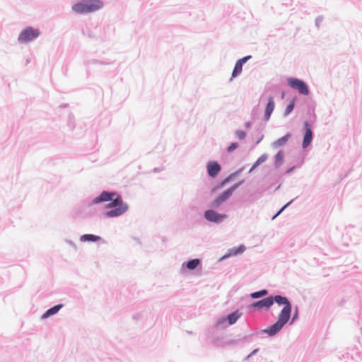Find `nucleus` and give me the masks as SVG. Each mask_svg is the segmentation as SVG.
<instances>
[{"label": "nucleus", "instance_id": "1", "mask_svg": "<svg viewBox=\"0 0 362 362\" xmlns=\"http://www.w3.org/2000/svg\"><path fill=\"white\" fill-rule=\"evenodd\" d=\"M107 202L109 203L105 204V211L102 213L103 218H117L129 210V204L123 200L119 193L114 190H103L89 202L88 205H96Z\"/></svg>", "mask_w": 362, "mask_h": 362}, {"label": "nucleus", "instance_id": "2", "mask_svg": "<svg viewBox=\"0 0 362 362\" xmlns=\"http://www.w3.org/2000/svg\"><path fill=\"white\" fill-rule=\"evenodd\" d=\"M317 115L315 112V109H313V112L310 115L309 120H305L303 123L302 127V134H303V141L301 143V146L303 150L306 149L309 146L312 145L315 133L313 131L314 123L316 122Z\"/></svg>", "mask_w": 362, "mask_h": 362}, {"label": "nucleus", "instance_id": "3", "mask_svg": "<svg viewBox=\"0 0 362 362\" xmlns=\"http://www.w3.org/2000/svg\"><path fill=\"white\" fill-rule=\"evenodd\" d=\"M104 6V1H77L71 8L72 11L80 15L95 12Z\"/></svg>", "mask_w": 362, "mask_h": 362}, {"label": "nucleus", "instance_id": "4", "mask_svg": "<svg viewBox=\"0 0 362 362\" xmlns=\"http://www.w3.org/2000/svg\"><path fill=\"white\" fill-rule=\"evenodd\" d=\"M272 306L276 303L279 306H284L281 310L279 316L291 318L293 305L289 299L280 294H271L269 295Z\"/></svg>", "mask_w": 362, "mask_h": 362}, {"label": "nucleus", "instance_id": "5", "mask_svg": "<svg viewBox=\"0 0 362 362\" xmlns=\"http://www.w3.org/2000/svg\"><path fill=\"white\" fill-rule=\"evenodd\" d=\"M290 318L279 316L277 320L269 325L267 327L262 329L259 331L261 334H266L268 337H274L276 336L283 329V327L288 323Z\"/></svg>", "mask_w": 362, "mask_h": 362}, {"label": "nucleus", "instance_id": "6", "mask_svg": "<svg viewBox=\"0 0 362 362\" xmlns=\"http://www.w3.org/2000/svg\"><path fill=\"white\" fill-rule=\"evenodd\" d=\"M240 187L239 184L237 182L230 185L229 187L220 193L211 203L210 206L212 208H219L223 203L226 202L233 195L234 192Z\"/></svg>", "mask_w": 362, "mask_h": 362}, {"label": "nucleus", "instance_id": "7", "mask_svg": "<svg viewBox=\"0 0 362 362\" xmlns=\"http://www.w3.org/2000/svg\"><path fill=\"white\" fill-rule=\"evenodd\" d=\"M240 187L239 184L237 182L230 185L229 187L220 193L211 203L210 206L212 208H219L223 203L226 202L233 195L234 192Z\"/></svg>", "mask_w": 362, "mask_h": 362}, {"label": "nucleus", "instance_id": "8", "mask_svg": "<svg viewBox=\"0 0 362 362\" xmlns=\"http://www.w3.org/2000/svg\"><path fill=\"white\" fill-rule=\"evenodd\" d=\"M39 28L33 26H27L23 28L18 35V41L20 43H28L36 40L40 35Z\"/></svg>", "mask_w": 362, "mask_h": 362}, {"label": "nucleus", "instance_id": "9", "mask_svg": "<svg viewBox=\"0 0 362 362\" xmlns=\"http://www.w3.org/2000/svg\"><path fill=\"white\" fill-rule=\"evenodd\" d=\"M288 86L298 92L300 95H308L310 93L308 84L303 79L296 77H288L287 78Z\"/></svg>", "mask_w": 362, "mask_h": 362}, {"label": "nucleus", "instance_id": "10", "mask_svg": "<svg viewBox=\"0 0 362 362\" xmlns=\"http://www.w3.org/2000/svg\"><path fill=\"white\" fill-rule=\"evenodd\" d=\"M216 209L210 206L209 209L204 211L203 217L206 221L218 225L228 218V215L226 213L218 212Z\"/></svg>", "mask_w": 362, "mask_h": 362}, {"label": "nucleus", "instance_id": "11", "mask_svg": "<svg viewBox=\"0 0 362 362\" xmlns=\"http://www.w3.org/2000/svg\"><path fill=\"white\" fill-rule=\"evenodd\" d=\"M271 308L272 304L269 295L263 298L253 301L247 305V308L249 310L257 312H261L263 310L267 312L271 309Z\"/></svg>", "mask_w": 362, "mask_h": 362}, {"label": "nucleus", "instance_id": "12", "mask_svg": "<svg viewBox=\"0 0 362 362\" xmlns=\"http://www.w3.org/2000/svg\"><path fill=\"white\" fill-rule=\"evenodd\" d=\"M206 173L209 177L215 179L221 171L222 167L217 160H209L206 165Z\"/></svg>", "mask_w": 362, "mask_h": 362}, {"label": "nucleus", "instance_id": "13", "mask_svg": "<svg viewBox=\"0 0 362 362\" xmlns=\"http://www.w3.org/2000/svg\"><path fill=\"white\" fill-rule=\"evenodd\" d=\"M196 269H202V260L199 258L189 259L182 264V270L193 271Z\"/></svg>", "mask_w": 362, "mask_h": 362}, {"label": "nucleus", "instance_id": "14", "mask_svg": "<svg viewBox=\"0 0 362 362\" xmlns=\"http://www.w3.org/2000/svg\"><path fill=\"white\" fill-rule=\"evenodd\" d=\"M275 108V102L274 97L270 95L267 98V103L264 107V112L263 119L264 122H268L270 119L271 115Z\"/></svg>", "mask_w": 362, "mask_h": 362}, {"label": "nucleus", "instance_id": "15", "mask_svg": "<svg viewBox=\"0 0 362 362\" xmlns=\"http://www.w3.org/2000/svg\"><path fill=\"white\" fill-rule=\"evenodd\" d=\"M264 190L261 189H257L255 191L252 192L247 198H241L240 202L244 205H250L257 200L259 199L263 196Z\"/></svg>", "mask_w": 362, "mask_h": 362}, {"label": "nucleus", "instance_id": "16", "mask_svg": "<svg viewBox=\"0 0 362 362\" xmlns=\"http://www.w3.org/2000/svg\"><path fill=\"white\" fill-rule=\"evenodd\" d=\"M64 306L63 303H58L48 308L40 317L42 320H46L59 313V311Z\"/></svg>", "mask_w": 362, "mask_h": 362}, {"label": "nucleus", "instance_id": "17", "mask_svg": "<svg viewBox=\"0 0 362 362\" xmlns=\"http://www.w3.org/2000/svg\"><path fill=\"white\" fill-rule=\"evenodd\" d=\"M255 334H258V332L252 333L247 335H245L241 338H239L238 339H230L227 341V344L228 345H243L246 343H250L253 340V336Z\"/></svg>", "mask_w": 362, "mask_h": 362}, {"label": "nucleus", "instance_id": "18", "mask_svg": "<svg viewBox=\"0 0 362 362\" xmlns=\"http://www.w3.org/2000/svg\"><path fill=\"white\" fill-rule=\"evenodd\" d=\"M80 241L82 243H96L98 241H102L103 244L106 243V241L103 240L101 236L92 233H86L81 235L80 236Z\"/></svg>", "mask_w": 362, "mask_h": 362}, {"label": "nucleus", "instance_id": "19", "mask_svg": "<svg viewBox=\"0 0 362 362\" xmlns=\"http://www.w3.org/2000/svg\"><path fill=\"white\" fill-rule=\"evenodd\" d=\"M293 134L291 132H288L283 136L279 138L272 144V146L273 148H278L279 147L285 146L288 141L292 137Z\"/></svg>", "mask_w": 362, "mask_h": 362}, {"label": "nucleus", "instance_id": "20", "mask_svg": "<svg viewBox=\"0 0 362 362\" xmlns=\"http://www.w3.org/2000/svg\"><path fill=\"white\" fill-rule=\"evenodd\" d=\"M243 313L240 312L239 310H235L226 315L228 324L233 325L241 317Z\"/></svg>", "mask_w": 362, "mask_h": 362}, {"label": "nucleus", "instance_id": "21", "mask_svg": "<svg viewBox=\"0 0 362 362\" xmlns=\"http://www.w3.org/2000/svg\"><path fill=\"white\" fill-rule=\"evenodd\" d=\"M285 152L284 150H279L274 156V166L276 169H278L281 166L284 162Z\"/></svg>", "mask_w": 362, "mask_h": 362}, {"label": "nucleus", "instance_id": "22", "mask_svg": "<svg viewBox=\"0 0 362 362\" xmlns=\"http://www.w3.org/2000/svg\"><path fill=\"white\" fill-rule=\"evenodd\" d=\"M268 158L267 153H263L252 164V167L250 168L248 173H252L259 165L265 162Z\"/></svg>", "mask_w": 362, "mask_h": 362}, {"label": "nucleus", "instance_id": "23", "mask_svg": "<svg viewBox=\"0 0 362 362\" xmlns=\"http://www.w3.org/2000/svg\"><path fill=\"white\" fill-rule=\"evenodd\" d=\"M297 100H298V98L296 96H295L289 100L288 103L287 104V105L285 108L284 112V117H287L293 112V110L295 108V105H296V103Z\"/></svg>", "mask_w": 362, "mask_h": 362}, {"label": "nucleus", "instance_id": "24", "mask_svg": "<svg viewBox=\"0 0 362 362\" xmlns=\"http://www.w3.org/2000/svg\"><path fill=\"white\" fill-rule=\"evenodd\" d=\"M268 293H269V291L266 288H263V289H260L257 291L252 292L250 294V297L252 299H259L262 298H263V297L264 298V297L267 296Z\"/></svg>", "mask_w": 362, "mask_h": 362}, {"label": "nucleus", "instance_id": "25", "mask_svg": "<svg viewBox=\"0 0 362 362\" xmlns=\"http://www.w3.org/2000/svg\"><path fill=\"white\" fill-rule=\"evenodd\" d=\"M243 66L240 64L239 62H238L237 61L235 62V66L231 74V76L229 80L230 81H231L233 78H237L241 74L243 71Z\"/></svg>", "mask_w": 362, "mask_h": 362}, {"label": "nucleus", "instance_id": "26", "mask_svg": "<svg viewBox=\"0 0 362 362\" xmlns=\"http://www.w3.org/2000/svg\"><path fill=\"white\" fill-rule=\"evenodd\" d=\"M246 250V247L243 244H240L238 246H235L229 249L230 254L232 255V256H238L241 254H243Z\"/></svg>", "mask_w": 362, "mask_h": 362}, {"label": "nucleus", "instance_id": "27", "mask_svg": "<svg viewBox=\"0 0 362 362\" xmlns=\"http://www.w3.org/2000/svg\"><path fill=\"white\" fill-rule=\"evenodd\" d=\"M228 326H230V325L228 324V321H227L226 315L219 317L215 322V327H216L218 329H226Z\"/></svg>", "mask_w": 362, "mask_h": 362}, {"label": "nucleus", "instance_id": "28", "mask_svg": "<svg viewBox=\"0 0 362 362\" xmlns=\"http://www.w3.org/2000/svg\"><path fill=\"white\" fill-rule=\"evenodd\" d=\"M230 183L227 177H226L224 179L216 183L211 189V193L216 192L218 190L223 188L227 184Z\"/></svg>", "mask_w": 362, "mask_h": 362}, {"label": "nucleus", "instance_id": "29", "mask_svg": "<svg viewBox=\"0 0 362 362\" xmlns=\"http://www.w3.org/2000/svg\"><path fill=\"white\" fill-rule=\"evenodd\" d=\"M298 197H295L294 199L290 200L287 203H286L284 205H283L272 217V220H274L276 218L281 214L283 213V211L287 209L296 199H297Z\"/></svg>", "mask_w": 362, "mask_h": 362}, {"label": "nucleus", "instance_id": "30", "mask_svg": "<svg viewBox=\"0 0 362 362\" xmlns=\"http://www.w3.org/2000/svg\"><path fill=\"white\" fill-rule=\"evenodd\" d=\"M98 29H99L100 30L101 28L100 27L99 28H95V29L94 30H88V33H87L88 37L91 39H95L96 40L104 41L105 37L103 36L97 35L96 31Z\"/></svg>", "mask_w": 362, "mask_h": 362}, {"label": "nucleus", "instance_id": "31", "mask_svg": "<svg viewBox=\"0 0 362 362\" xmlns=\"http://www.w3.org/2000/svg\"><path fill=\"white\" fill-rule=\"evenodd\" d=\"M245 167H241L233 173H230L226 177L228 181L230 182L234 180L235 178L238 177L244 170Z\"/></svg>", "mask_w": 362, "mask_h": 362}, {"label": "nucleus", "instance_id": "32", "mask_svg": "<svg viewBox=\"0 0 362 362\" xmlns=\"http://www.w3.org/2000/svg\"><path fill=\"white\" fill-rule=\"evenodd\" d=\"M67 126L71 131L75 128L74 116L72 113H70L68 116Z\"/></svg>", "mask_w": 362, "mask_h": 362}, {"label": "nucleus", "instance_id": "33", "mask_svg": "<svg viewBox=\"0 0 362 362\" xmlns=\"http://www.w3.org/2000/svg\"><path fill=\"white\" fill-rule=\"evenodd\" d=\"M235 134L237 138L240 141L244 140L247 136V132L244 130L240 129L236 130Z\"/></svg>", "mask_w": 362, "mask_h": 362}, {"label": "nucleus", "instance_id": "34", "mask_svg": "<svg viewBox=\"0 0 362 362\" xmlns=\"http://www.w3.org/2000/svg\"><path fill=\"white\" fill-rule=\"evenodd\" d=\"M239 143L237 141L231 142L227 147V152L232 153L239 147Z\"/></svg>", "mask_w": 362, "mask_h": 362}, {"label": "nucleus", "instance_id": "35", "mask_svg": "<svg viewBox=\"0 0 362 362\" xmlns=\"http://www.w3.org/2000/svg\"><path fill=\"white\" fill-rule=\"evenodd\" d=\"M299 317V310L298 307L296 306L293 316L291 317V320L289 322L290 325H292L295 321H296Z\"/></svg>", "mask_w": 362, "mask_h": 362}, {"label": "nucleus", "instance_id": "36", "mask_svg": "<svg viewBox=\"0 0 362 362\" xmlns=\"http://www.w3.org/2000/svg\"><path fill=\"white\" fill-rule=\"evenodd\" d=\"M304 163V160L303 159L301 160L300 163H299V165H293L288 168L286 169V174H291V173H293L295 169H296L297 168H300L302 166V165Z\"/></svg>", "mask_w": 362, "mask_h": 362}, {"label": "nucleus", "instance_id": "37", "mask_svg": "<svg viewBox=\"0 0 362 362\" xmlns=\"http://www.w3.org/2000/svg\"><path fill=\"white\" fill-rule=\"evenodd\" d=\"M252 58V55H246L239 59L237 60L238 62H239L243 66L247 63L250 59Z\"/></svg>", "mask_w": 362, "mask_h": 362}, {"label": "nucleus", "instance_id": "38", "mask_svg": "<svg viewBox=\"0 0 362 362\" xmlns=\"http://www.w3.org/2000/svg\"><path fill=\"white\" fill-rule=\"evenodd\" d=\"M252 58V55H246L239 59L237 60L238 62H239L243 66L247 63L250 59Z\"/></svg>", "mask_w": 362, "mask_h": 362}, {"label": "nucleus", "instance_id": "39", "mask_svg": "<svg viewBox=\"0 0 362 362\" xmlns=\"http://www.w3.org/2000/svg\"><path fill=\"white\" fill-rule=\"evenodd\" d=\"M259 351V348H256L253 349L245 358L244 361H249L250 358L257 354Z\"/></svg>", "mask_w": 362, "mask_h": 362}, {"label": "nucleus", "instance_id": "40", "mask_svg": "<svg viewBox=\"0 0 362 362\" xmlns=\"http://www.w3.org/2000/svg\"><path fill=\"white\" fill-rule=\"evenodd\" d=\"M323 16H318L316 18H315V26L319 28L322 22L323 21Z\"/></svg>", "mask_w": 362, "mask_h": 362}, {"label": "nucleus", "instance_id": "41", "mask_svg": "<svg viewBox=\"0 0 362 362\" xmlns=\"http://www.w3.org/2000/svg\"><path fill=\"white\" fill-rule=\"evenodd\" d=\"M65 242H66L68 245H69L73 248V250H74V251H77V250H78L77 246H76V243H75L74 241H72V240H69V239H66V240H65Z\"/></svg>", "mask_w": 362, "mask_h": 362}, {"label": "nucleus", "instance_id": "42", "mask_svg": "<svg viewBox=\"0 0 362 362\" xmlns=\"http://www.w3.org/2000/svg\"><path fill=\"white\" fill-rule=\"evenodd\" d=\"M230 250L229 249L228 250L227 252L223 255L220 259H219V262H221V261H223L230 257H233L231 254H230Z\"/></svg>", "mask_w": 362, "mask_h": 362}, {"label": "nucleus", "instance_id": "43", "mask_svg": "<svg viewBox=\"0 0 362 362\" xmlns=\"http://www.w3.org/2000/svg\"><path fill=\"white\" fill-rule=\"evenodd\" d=\"M230 250L229 249L228 250L227 252L223 255L220 259H219V262H221V261H223L230 257H233L231 254H230Z\"/></svg>", "mask_w": 362, "mask_h": 362}, {"label": "nucleus", "instance_id": "44", "mask_svg": "<svg viewBox=\"0 0 362 362\" xmlns=\"http://www.w3.org/2000/svg\"><path fill=\"white\" fill-rule=\"evenodd\" d=\"M230 250L229 249L228 250L227 252L223 255L220 259H219V262H221V261H223L230 257H233L231 254H230Z\"/></svg>", "mask_w": 362, "mask_h": 362}, {"label": "nucleus", "instance_id": "45", "mask_svg": "<svg viewBox=\"0 0 362 362\" xmlns=\"http://www.w3.org/2000/svg\"><path fill=\"white\" fill-rule=\"evenodd\" d=\"M90 63L94 64H110L109 62H105L104 61L98 60V59H92Z\"/></svg>", "mask_w": 362, "mask_h": 362}, {"label": "nucleus", "instance_id": "46", "mask_svg": "<svg viewBox=\"0 0 362 362\" xmlns=\"http://www.w3.org/2000/svg\"><path fill=\"white\" fill-rule=\"evenodd\" d=\"M163 170H164V167L163 166L156 167V168H154L153 169V172L154 173H160V172L163 171Z\"/></svg>", "mask_w": 362, "mask_h": 362}, {"label": "nucleus", "instance_id": "47", "mask_svg": "<svg viewBox=\"0 0 362 362\" xmlns=\"http://www.w3.org/2000/svg\"><path fill=\"white\" fill-rule=\"evenodd\" d=\"M244 126L246 129H250L252 126V122L250 121L245 122Z\"/></svg>", "mask_w": 362, "mask_h": 362}, {"label": "nucleus", "instance_id": "48", "mask_svg": "<svg viewBox=\"0 0 362 362\" xmlns=\"http://www.w3.org/2000/svg\"><path fill=\"white\" fill-rule=\"evenodd\" d=\"M264 134H261L260 136L257 139V140L256 141L255 145H257L259 144L262 141V139H264Z\"/></svg>", "mask_w": 362, "mask_h": 362}, {"label": "nucleus", "instance_id": "49", "mask_svg": "<svg viewBox=\"0 0 362 362\" xmlns=\"http://www.w3.org/2000/svg\"><path fill=\"white\" fill-rule=\"evenodd\" d=\"M238 183L239 184V185L240 187L241 185H243L245 183V180L243 179V180H239L238 182Z\"/></svg>", "mask_w": 362, "mask_h": 362}, {"label": "nucleus", "instance_id": "50", "mask_svg": "<svg viewBox=\"0 0 362 362\" xmlns=\"http://www.w3.org/2000/svg\"><path fill=\"white\" fill-rule=\"evenodd\" d=\"M160 238L162 242L165 244L167 241V238L165 236H162Z\"/></svg>", "mask_w": 362, "mask_h": 362}, {"label": "nucleus", "instance_id": "51", "mask_svg": "<svg viewBox=\"0 0 362 362\" xmlns=\"http://www.w3.org/2000/svg\"><path fill=\"white\" fill-rule=\"evenodd\" d=\"M134 239L136 241V243H138V244H139V245H141V242L139 240V238H134Z\"/></svg>", "mask_w": 362, "mask_h": 362}, {"label": "nucleus", "instance_id": "52", "mask_svg": "<svg viewBox=\"0 0 362 362\" xmlns=\"http://www.w3.org/2000/svg\"><path fill=\"white\" fill-rule=\"evenodd\" d=\"M264 128V125L260 124L259 127V129H263Z\"/></svg>", "mask_w": 362, "mask_h": 362}, {"label": "nucleus", "instance_id": "53", "mask_svg": "<svg viewBox=\"0 0 362 362\" xmlns=\"http://www.w3.org/2000/svg\"><path fill=\"white\" fill-rule=\"evenodd\" d=\"M137 316H138V315H133V319H134V320L137 319Z\"/></svg>", "mask_w": 362, "mask_h": 362}, {"label": "nucleus", "instance_id": "54", "mask_svg": "<svg viewBox=\"0 0 362 362\" xmlns=\"http://www.w3.org/2000/svg\"><path fill=\"white\" fill-rule=\"evenodd\" d=\"M280 186H281V185H279V186H277V187L276 188V189H279Z\"/></svg>", "mask_w": 362, "mask_h": 362}, {"label": "nucleus", "instance_id": "55", "mask_svg": "<svg viewBox=\"0 0 362 362\" xmlns=\"http://www.w3.org/2000/svg\"><path fill=\"white\" fill-rule=\"evenodd\" d=\"M281 6H287V4H281Z\"/></svg>", "mask_w": 362, "mask_h": 362}, {"label": "nucleus", "instance_id": "56", "mask_svg": "<svg viewBox=\"0 0 362 362\" xmlns=\"http://www.w3.org/2000/svg\"><path fill=\"white\" fill-rule=\"evenodd\" d=\"M254 109L252 110V115H253V113H254Z\"/></svg>", "mask_w": 362, "mask_h": 362}]
</instances>
